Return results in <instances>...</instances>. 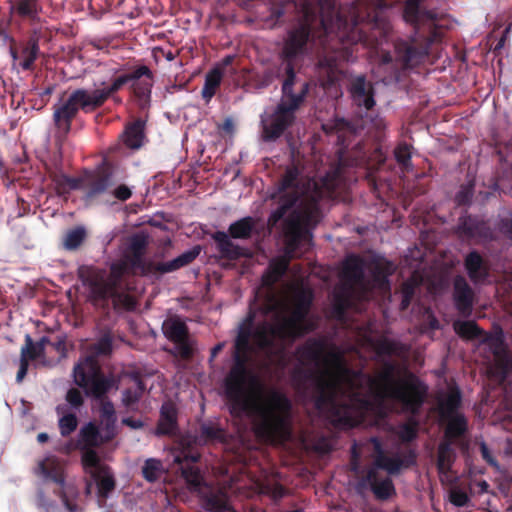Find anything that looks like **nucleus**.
Instances as JSON below:
<instances>
[{
	"label": "nucleus",
	"instance_id": "36",
	"mask_svg": "<svg viewBox=\"0 0 512 512\" xmlns=\"http://www.w3.org/2000/svg\"><path fill=\"white\" fill-rule=\"evenodd\" d=\"M91 476L96 482L99 497L105 499L115 489L116 481L108 466L93 471Z\"/></svg>",
	"mask_w": 512,
	"mask_h": 512
},
{
	"label": "nucleus",
	"instance_id": "59",
	"mask_svg": "<svg viewBox=\"0 0 512 512\" xmlns=\"http://www.w3.org/2000/svg\"><path fill=\"white\" fill-rule=\"evenodd\" d=\"M50 177L55 185L56 194L58 196H66L69 194V189L67 188V183L65 181V179H68V175L63 173H53Z\"/></svg>",
	"mask_w": 512,
	"mask_h": 512
},
{
	"label": "nucleus",
	"instance_id": "10",
	"mask_svg": "<svg viewBox=\"0 0 512 512\" xmlns=\"http://www.w3.org/2000/svg\"><path fill=\"white\" fill-rule=\"evenodd\" d=\"M147 246L148 241L144 235L136 234L131 237L122 259L130 268L131 274L150 276L171 273L191 264L201 252V247L196 245L173 260L154 263L145 259Z\"/></svg>",
	"mask_w": 512,
	"mask_h": 512
},
{
	"label": "nucleus",
	"instance_id": "42",
	"mask_svg": "<svg viewBox=\"0 0 512 512\" xmlns=\"http://www.w3.org/2000/svg\"><path fill=\"white\" fill-rule=\"evenodd\" d=\"M299 176L300 170L297 166L292 165L287 167L284 175L277 183V193L284 194L290 191H298L300 193Z\"/></svg>",
	"mask_w": 512,
	"mask_h": 512
},
{
	"label": "nucleus",
	"instance_id": "55",
	"mask_svg": "<svg viewBox=\"0 0 512 512\" xmlns=\"http://www.w3.org/2000/svg\"><path fill=\"white\" fill-rule=\"evenodd\" d=\"M82 464L85 467L93 468L94 471H97L101 467H106L105 465L100 464L99 457L96 451L93 448H82Z\"/></svg>",
	"mask_w": 512,
	"mask_h": 512
},
{
	"label": "nucleus",
	"instance_id": "54",
	"mask_svg": "<svg viewBox=\"0 0 512 512\" xmlns=\"http://www.w3.org/2000/svg\"><path fill=\"white\" fill-rule=\"evenodd\" d=\"M78 425L77 416L73 413H68L59 419L60 434L63 437L69 436L74 432Z\"/></svg>",
	"mask_w": 512,
	"mask_h": 512
},
{
	"label": "nucleus",
	"instance_id": "24",
	"mask_svg": "<svg viewBox=\"0 0 512 512\" xmlns=\"http://www.w3.org/2000/svg\"><path fill=\"white\" fill-rule=\"evenodd\" d=\"M347 90L353 104L358 108H364L366 111H369L375 106V89L373 84L367 81L365 75L353 77L349 82Z\"/></svg>",
	"mask_w": 512,
	"mask_h": 512
},
{
	"label": "nucleus",
	"instance_id": "11",
	"mask_svg": "<svg viewBox=\"0 0 512 512\" xmlns=\"http://www.w3.org/2000/svg\"><path fill=\"white\" fill-rule=\"evenodd\" d=\"M338 172L333 171L327 173L319 182H314L313 192L309 196V203L303 208L301 212L293 211L284 220V236L288 240V229L291 221L295 222L299 228V238L297 246L311 245L312 244V233L313 229L320 218L319 202L323 198L331 197L337 189Z\"/></svg>",
	"mask_w": 512,
	"mask_h": 512
},
{
	"label": "nucleus",
	"instance_id": "27",
	"mask_svg": "<svg viewBox=\"0 0 512 512\" xmlns=\"http://www.w3.org/2000/svg\"><path fill=\"white\" fill-rule=\"evenodd\" d=\"M42 37L40 27L31 28L25 41L20 43L19 67L24 71H31L40 54L39 42Z\"/></svg>",
	"mask_w": 512,
	"mask_h": 512
},
{
	"label": "nucleus",
	"instance_id": "6",
	"mask_svg": "<svg viewBox=\"0 0 512 512\" xmlns=\"http://www.w3.org/2000/svg\"><path fill=\"white\" fill-rule=\"evenodd\" d=\"M394 372L395 365L386 363L378 379L368 377L371 387L380 399L391 398L400 403L405 412L417 416L427 398L428 386L413 373L396 381Z\"/></svg>",
	"mask_w": 512,
	"mask_h": 512
},
{
	"label": "nucleus",
	"instance_id": "39",
	"mask_svg": "<svg viewBox=\"0 0 512 512\" xmlns=\"http://www.w3.org/2000/svg\"><path fill=\"white\" fill-rule=\"evenodd\" d=\"M451 442H442L438 447V457H437V470L440 475L441 480L443 481V477H447L451 471L452 464L454 462V451L451 447Z\"/></svg>",
	"mask_w": 512,
	"mask_h": 512
},
{
	"label": "nucleus",
	"instance_id": "46",
	"mask_svg": "<svg viewBox=\"0 0 512 512\" xmlns=\"http://www.w3.org/2000/svg\"><path fill=\"white\" fill-rule=\"evenodd\" d=\"M87 238V231L83 226H76L68 230L63 237L62 246L67 251H76Z\"/></svg>",
	"mask_w": 512,
	"mask_h": 512
},
{
	"label": "nucleus",
	"instance_id": "58",
	"mask_svg": "<svg viewBox=\"0 0 512 512\" xmlns=\"http://www.w3.org/2000/svg\"><path fill=\"white\" fill-rule=\"evenodd\" d=\"M47 346H50L52 350H54L60 359L67 357V346H66V336L65 335H57L54 339L50 338V342H47Z\"/></svg>",
	"mask_w": 512,
	"mask_h": 512
},
{
	"label": "nucleus",
	"instance_id": "15",
	"mask_svg": "<svg viewBox=\"0 0 512 512\" xmlns=\"http://www.w3.org/2000/svg\"><path fill=\"white\" fill-rule=\"evenodd\" d=\"M299 237V228L295 222L291 221L288 229V240L285 239L284 254L269 263L268 271L271 282L281 279L288 271L292 259L298 256L300 247L297 246V241Z\"/></svg>",
	"mask_w": 512,
	"mask_h": 512
},
{
	"label": "nucleus",
	"instance_id": "62",
	"mask_svg": "<svg viewBox=\"0 0 512 512\" xmlns=\"http://www.w3.org/2000/svg\"><path fill=\"white\" fill-rule=\"evenodd\" d=\"M109 193L117 200L119 201H127L132 196V189L127 186L126 184H120L116 186L115 188H111Z\"/></svg>",
	"mask_w": 512,
	"mask_h": 512
},
{
	"label": "nucleus",
	"instance_id": "5",
	"mask_svg": "<svg viewBox=\"0 0 512 512\" xmlns=\"http://www.w3.org/2000/svg\"><path fill=\"white\" fill-rule=\"evenodd\" d=\"M283 74L284 79L281 86V99L270 115V121L263 125V139L267 142L275 141L291 127L296 120V112L304 104L310 90V83L304 81L296 93L294 86L299 82L294 60L282 59L278 76Z\"/></svg>",
	"mask_w": 512,
	"mask_h": 512
},
{
	"label": "nucleus",
	"instance_id": "35",
	"mask_svg": "<svg viewBox=\"0 0 512 512\" xmlns=\"http://www.w3.org/2000/svg\"><path fill=\"white\" fill-rule=\"evenodd\" d=\"M144 128L145 123L141 119L129 123L123 133L124 144L130 149H139L145 139Z\"/></svg>",
	"mask_w": 512,
	"mask_h": 512
},
{
	"label": "nucleus",
	"instance_id": "48",
	"mask_svg": "<svg viewBox=\"0 0 512 512\" xmlns=\"http://www.w3.org/2000/svg\"><path fill=\"white\" fill-rule=\"evenodd\" d=\"M482 225L472 216L462 217L457 227L458 233L466 238H475L481 235Z\"/></svg>",
	"mask_w": 512,
	"mask_h": 512
},
{
	"label": "nucleus",
	"instance_id": "16",
	"mask_svg": "<svg viewBox=\"0 0 512 512\" xmlns=\"http://www.w3.org/2000/svg\"><path fill=\"white\" fill-rule=\"evenodd\" d=\"M265 322L266 321H262L257 325H254V314L250 312L239 325L238 333L234 341V346H238L240 349H251L252 339L256 347L261 351L271 353L275 350L281 349L283 345L282 342H280V339H278V336H274L270 341V345L268 346H262L259 342L257 338V331Z\"/></svg>",
	"mask_w": 512,
	"mask_h": 512
},
{
	"label": "nucleus",
	"instance_id": "29",
	"mask_svg": "<svg viewBox=\"0 0 512 512\" xmlns=\"http://www.w3.org/2000/svg\"><path fill=\"white\" fill-rule=\"evenodd\" d=\"M36 474L45 480L54 482L58 486L56 489L66 488L64 466L55 456H49L39 461Z\"/></svg>",
	"mask_w": 512,
	"mask_h": 512
},
{
	"label": "nucleus",
	"instance_id": "33",
	"mask_svg": "<svg viewBox=\"0 0 512 512\" xmlns=\"http://www.w3.org/2000/svg\"><path fill=\"white\" fill-rule=\"evenodd\" d=\"M212 239L217 244V249L222 258L228 260H238L244 256L243 249L234 244L224 231H216L212 235Z\"/></svg>",
	"mask_w": 512,
	"mask_h": 512
},
{
	"label": "nucleus",
	"instance_id": "60",
	"mask_svg": "<svg viewBox=\"0 0 512 512\" xmlns=\"http://www.w3.org/2000/svg\"><path fill=\"white\" fill-rule=\"evenodd\" d=\"M473 193V185L461 186L460 190L455 195L456 203L460 206L470 204L473 197Z\"/></svg>",
	"mask_w": 512,
	"mask_h": 512
},
{
	"label": "nucleus",
	"instance_id": "7",
	"mask_svg": "<svg viewBox=\"0 0 512 512\" xmlns=\"http://www.w3.org/2000/svg\"><path fill=\"white\" fill-rule=\"evenodd\" d=\"M313 302L310 290L301 289L294 295L293 307L290 315L277 312L274 322H265L257 331V338L262 346L270 345L274 336H278L282 345L304 336L312 330L306 321Z\"/></svg>",
	"mask_w": 512,
	"mask_h": 512
},
{
	"label": "nucleus",
	"instance_id": "31",
	"mask_svg": "<svg viewBox=\"0 0 512 512\" xmlns=\"http://www.w3.org/2000/svg\"><path fill=\"white\" fill-rule=\"evenodd\" d=\"M462 405V394L457 386H450L447 393L438 399V411L441 416L447 417L459 414Z\"/></svg>",
	"mask_w": 512,
	"mask_h": 512
},
{
	"label": "nucleus",
	"instance_id": "61",
	"mask_svg": "<svg viewBox=\"0 0 512 512\" xmlns=\"http://www.w3.org/2000/svg\"><path fill=\"white\" fill-rule=\"evenodd\" d=\"M449 498L450 502L456 507H464L469 502L468 494L459 488H452Z\"/></svg>",
	"mask_w": 512,
	"mask_h": 512
},
{
	"label": "nucleus",
	"instance_id": "14",
	"mask_svg": "<svg viewBox=\"0 0 512 512\" xmlns=\"http://www.w3.org/2000/svg\"><path fill=\"white\" fill-rule=\"evenodd\" d=\"M480 339L481 343L486 344L493 354V373L502 380H505L512 374V354L505 343L502 329L499 328L493 333L485 332Z\"/></svg>",
	"mask_w": 512,
	"mask_h": 512
},
{
	"label": "nucleus",
	"instance_id": "51",
	"mask_svg": "<svg viewBox=\"0 0 512 512\" xmlns=\"http://www.w3.org/2000/svg\"><path fill=\"white\" fill-rule=\"evenodd\" d=\"M356 292H348L340 287L339 291L334 296V308L339 316L344 315L347 308L350 307L352 298Z\"/></svg>",
	"mask_w": 512,
	"mask_h": 512
},
{
	"label": "nucleus",
	"instance_id": "45",
	"mask_svg": "<svg viewBox=\"0 0 512 512\" xmlns=\"http://www.w3.org/2000/svg\"><path fill=\"white\" fill-rule=\"evenodd\" d=\"M145 384L139 376L134 377V386L126 388L122 392V403L126 408H133L142 398L145 392Z\"/></svg>",
	"mask_w": 512,
	"mask_h": 512
},
{
	"label": "nucleus",
	"instance_id": "52",
	"mask_svg": "<svg viewBox=\"0 0 512 512\" xmlns=\"http://www.w3.org/2000/svg\"><path fill=\"white\" fill-rule=\"evenodd\" d=\"M94 349L99 355H110L113 349V335L110 329H104L101 336L94 345Z\"/></svg>",
	"mask_w": 512,
	"mask_h": 512
},
{
	"label": "nucleus",
	"instance_id": "3",
	"mask_svg": "<svg viewBox=\"0 0 512 512\" xmlns=\"http://www.w3.org/2000/svg\"><path fill=\"white\" fill-rule=\"evenodd\" d=\"M328 16L318 17L316 9L309 3L302 5V15L296 25L287 33L281 52L282 59L295 60L304 55L307 45L318 54V78L324 89H330L342 78L340 61L344 59L345 52L341 47L339 37L334 33V26L340 27L343 20L338 14L334 15L332 0H325Z\"/></svg>",
	"mask_w": 512,
	"mask_h": 512
},
{
	"label": "nucleus",
	"instance_id": "20",
	"mask_svg": "<svg viewBox=\"0 0 512 512\" xmlns=\"http://www.w3.org/2000/svg\"><path fill=\"white\" fill-rule=\"evenodd\" d=\"M425 0H405L403 7V19L412 27L429 26L430 28L442 26L443 14L436 10L422 7Z\"/></svg>",
	"mask_w": 512,
	"mask_h": 512
},
{
	"label": "nucleus",
	"instance_id": "32",
	"mask_svg": "<svg viewBox=\"0 0 512 512\" xmlns=\"http://www.w3.org/2000/svg\"><path fill=\"white\" fill-rule=\"evenodd\" d=\"M178 430L177 410L171 404H164L161 407L160 418L156 427V434L159 436H172Z\"/></svg>",
	"mask_w": 512,
	"mask_h": 512
},
{
	"label": "nucleus",
	"instance_id": "47",
	"mask_svg": "<svg viewBox=\"0 0 512 512\" xmlns=\"http://www.w3.org/2000/svg\"><path fill=\"white\" fill-rule=\"evenodd\" d=\"M79 437L82 448H95L103 442L98 427L92 422L80 429Z\"/></svg>",
	"mask_w": 512,
	"mask_h": 512
},
{
	"label": "nucleus",
	"instance_id": "50",
	"mask_svg": "<svg viewBox=\"0 0 512 512\" xmlns=\"http://www.w3.org/2000/svg\"><path fill=\"white\" fill-rule=\"evenodd\" d=\"M412 145L407 142H400L394 149V157L403 171H409L412 166Z\"/></svg>",
	"mask_w": 512,
	"mask_h": 512
},
{
	"label": "nucleus",
	"instance_id": "9",
	"mask_svg": "<svg viewBox=\"0 0 512 512\" xmlns=\"http://www.w3.org/2000/svg\"><path fill=\"white\" fill-rule=\"evenodd\" d=\"M74 383L84 390L87 397L100 400V418L116 419L113 403L107 398L115 381L112 376L106 375L94 355L80 358L73 368Z\"/></svg>",
	"mask_w": 512,
	"mask_h": 512
},
{
	"label": "nucleus",
	"instance_id": "57",
	"mask_svg": "<svg viewBox=\"0 0 512 512\" xmlns=\"http://www.w3.org/2000/svg\"><path fill=\"white\" fill-rule=\"evenodd\" d=\"M401 346L399 343L389 340L383 339L377 344V353L379 355L392 356L399 353Z\"/></svg>",
	"mask_w": 512,
	"mask_h": 512
},
{
	"label": "nucleus",
	"instance_id": "30",
	"mask_svg": "<svg viewBox=\"0 0 512 512\" xmlns=\"http://www.w3.org/2000/svg\"><path fill=\"white\" fill-rule=\"evenodd\" d=\"M464 267L469 279L474 283H482L489 277V266L481 254L470 251L464 259Z\"/></svg>",
	"mask_w": 512,
	"mask_h": 512
},
{
	"label": "nucleus",
	"instance_id": "23",
	"mask_svg": "<svg viewBox=\"0 0 512 512\" xmlns=\"http://www.w3.org/2000/svg\"><path fill=\"white\" fill-rule=\"evenodd\" d=\"M129 89L141 106H145L151 100L153 87V72L146 65L135 67L129 72Z\"/></svg>",
	"mask_w": 512,
	"mask_h": 512
},
{
	"label": "nucleus",
	"instance_id": "38",
	"mask_svg": "<svg viewBox=\"0 0 512 512\" xmlns=\"http://www.w3.org/2000/svg\"><path fill=\"white\" fill-rule=\"evenodd\" d=\"M256 219L251 216L243 217L230 224L228 236L233 239H249L256 229Z\"/></svg>",
	"mask_w": 512,
	"mask_h": 512
},
{
	"label": "nucleus",
	"instance_id": "28",
	"mask_svg": "<svg viewBox=\"0 0 512 512\" xmlns=\"http://www.w3.org/2000/svg\"><path fill=\"white\" fill-rule=\"evenodd\" d=\"M359 485L369 486L374 497L379 501H386L396 495L392 479L390 477L379 479V473L375 469H367Z\"/></svg>",
	"mask_w": 512,
	"mask_h": 512
},
{
	"label": "nucleus",
	"instance_id": "17",
	"mask_svg": "<svg viewBox=\"0 0 512 512\" xmlns=\"http://www.w3.org/2000/svg\"><path fill=\"white\" fill-rule=\"evenodd\" d=\"M341 286L348 292H357L362 296L369 290L365 278L364 261L357 255L349 256L343 263L341 271Z\"/></svg>",
	"mask_w": 512,
	"mask_h": 512
},
{
	"label": "nucleus",
	"instance_id": "8",
	"mask_svg": "<svg viewBox=\"0 0 512 512\" xmlns=\"http://www.w3.org/2000/svg\"><path fill=\"white\" fill-rule=\"evenodd\" d=\"M226 442V431L216 422H202L196 434L181 436L178 447L174 452L173 462L178 466L181 477L193 487H197L201 480L198 462L201 454L196 446H204Z\"/></svg>",
	"mask_w": 512,
	"mask_h": 512
},
{
	"label": "nucleus",
	"instance_id": "40",
	"mask_svg": "<svg viewBox=\"0 0 512 512\" xmlns=\"http://www.w3.org/2000/svg\"><path fill=\"white\" fill-rule=\"evenodd\" d=\"M47 342H50V338L43 336L38 342L34 343L31 336L27 334L25 336V345L21 349V358L33 361L44 356Z\"/></svg>",
	"mask_w": 512,
	"mask_h": 512
},
{
	"label": "nucleus",
	"instance_id": "1",
	"mask_svg": "<svg viewBox=\"0 0 512 512\" xmlns=\"http://www.w3.org/2000/svg\"><path fill=\"white\" fill-rule=\"evenodd\" d=\"M252 351L234 346L233 363L223 381L229 412L234 417L247 416L260 441L285 444L292 437V403L283 392L260 384L248 366Z\"/></svg>",
	"mask_w": 512,
	"mask_h": 512
},
{
	"label": "nucleus",
	"instance_id": "13",
	"mask_svg": "<svg viewBox=\"0 0 512 512\" xmlns=\"http://www.w3.org/2000/svg\"><path fill=\"white\" fill-rule=\"evenodd\" d=\"M164 336L174 344L170 353L183 360H190L196 350V341L189 335L188 326L178 317L166 319L162 324Z\"/></svg>",
	"mask_w": 512,
	"mask_h": 512
},
{
	"label": "nucleus",
	"instance_id": "41",
	"mask_svg": "<svg viewBox=\"0 0 512 512\" xmlns=\"http://www.w3.org/2000/svg\"><path fill=\"white\" fill-rule=\"evenodd\" d=\"M456 334L465 340L480 339L485 331L473 320H457L453 323Z\"/></svg>",
	"mask_w": 512,
	"mask_h": 512
},
{
	"label": "nucleus",
	"instance_id": "34",
	"mask_svg": "<svg viewBox=\"0 0 512 512\" xmlns=\"http://www.w3.org/2000/svg\"><path fill=\"white\" fill-rule=\"evenodd\" d=\"M300 198L298 191H290L288 193L279 194L278 207L270 214L268 223L275 226L280 222L287 212L292 209Z\"/></svg>",
	"mask_w": 512,
	"mask_h": 512
},
{
	"label": "nucleus",
	"instance_id": "44",
	"mask_svg": "<svg viewBox=\"0 0 512 512\" xmlns=\"http://www.w3.org/2000/svg\"><path fill=\"white\" fill-rule=\"evenodd\" d=\"M223 78L222 69L220 67L212 68L205 76L204 85L201 91L202 97L209 102L215 95Z\"/></svg>",
	"mask_w": 512,
	"mask_h": 512
},
{
	"label": "nucleus",
	"instance_id": "25",
	"mask_svg": "<svg viewBox=\"0 0 512 512\" xmlns=\"http://www.w3.org/2000/svg\"><path fill=\"white\" fill-rule=\"evenodd\" d=\"M452 299L460 316L469 318L472 315L475 293L467 280L461 275H457L453 280Z\"/></svg>",
	"mask_w": 512,
	"mask_h": 512
},
{
	"label": "nucleus",
	"instance_id": "19",
	"mask_svg": "<svg viewBox=\"0 0 512 512\" xmlns=\"http://www.w3.org/2000/svg\"><path fill=\"white\" fill-rule=\"evenodd\" d=\"M127 273H131L130 268L122 260L113 263L107 279L99 277L90 281L93 298L98 301L108 300L111 289L123 286V276Z\"/></svg>",
	"mask_w": 512,
	"mask_h": 512
},
{
	"label": "nucleus",
	"instance_id": "21",
	"mask_svg": "<svg viewBox=\"0 0 512 512\" xmlns=\"http://www.w3.org/2000/svg\"><path fill=\"white\" fill-rule=\"evenodd\" d=\"M113 171L109 164H102L97 170L85 174V194L87 201L97 199L99 196L109 193L113 187Z\"/></svg>",
	"mask_w": 512,
	"mask_h": 512
},
{
	"label": "nucleus",
	"instance_id": "22",
	"mask_svg": "<svg viewBox=\"0 0 512 512\" xmlns=\"http://www.w3.org/2000/svg\"><path fill=\"white\" fill-rule=\"evenodd\" d=\"M9 13L15 23H26L31 28L42 23V0H11Z\"/></svg>",
	"mask_w": 512,
	"mask_h": 512
},
{
	"label": "nucleus",
	"instance_id": "63",
	"mask_svg": "<svg viewBox=\"0 0 512 512\" xmlns=\"http://www.w3.org/2000/svg\"><path fill=\"white\" fill-rule=\"evenodd\" d=\"M66 401L73 408H80L84 404L82 392L77 388H70L66 393Z\"/></svg>",
	"mask_w": 512,
	"mask_h": 512
},
{
	"label": "nucleus",
	"instance_id": "26",
	"mask_svg": "<svg viewBox=\"0 0 512 512\" xmlns=\"http://www.w3.org/2000/svg\"><path fill=\"white\" fill-rule=\"evenodd\" d=\"M417 455L412 449L407 450L402 456L398 454L390 457H375L373 464L368 469L385 470L389 475H398L402 469H408L416 464Z\"/></svg>",
	"mask_w": 512,
	"mask_h": 512
},
{
	"label": "nucleus",
	"instance_id": "53",
	"mask_svg": "<svg viewBox=\"0 0 512 512\" xmlns=\"http://www.w3.org/2000/svg\"><path fill=\"white\" fill-rule=\"evenodd\" d=\"M417 426L414 419L400 425L397 433L399 439L404 443L413 441L417 437Z\"/></svg>",
	"mask_w": 512,
	"mask_h": 512
},
{
	"label": "nucleus",
	"instance_id": "37",
	"mask_svg": "<svg viewBox=\"0 0 512 512\" xmlns=\"http://www.w3.org/2000/svg\"><path fill=\"white\" fill-rule=\"evenodd\" d=\"M442 419L447 421V426L444 432L447 442L452 443L453 440L465 435L468 430L467 419L462 413L443 417Z\"/></svg>",
	"mask_w": 512,
	"mask_h": 512
},
{
	"label": "nucleus",
	"instance_id": "2",
	"mask_svg": "<svg viewBox=\"0 0 512 512\" xmlns=\"http://www.w3.org/2000/svg\"><path fill=\"white\" fill-rule=\"evenodd\" d=\"M296 355L302 365H313L319 370L316 407L329 408L335 424L347 428L356 427L360 420L351 414L350 405L338 403L337 395L345 386L353 403L362 411L370 410L371 401L360 392L367 376L361 370L350 368L341 353L326 352V344L322 339L309 338L296 349Z\"/></svg>",
	"mask_w": 512,
	"mask_h": 512
},
{
	"label": "nucleus",
	"instance_id": "4",
	"mask_svg": "<svg viewBox=\"0 0 512 512\" xmlns=\"http://www.w3.org/2000/svg\"><path fill=\"white\" fill-rule=\"evenodd\" d=\"M131 77L129 72L113 78L109 85L102 82V87L88 90L77 88L73 90L65 99L59 100L53 105V123L56 128L58 138L64 139L70 133L72 121L76 118L79 111L92 113L100 109L108 99L112 98L116 102L120 99L115 94L125 85L129 84Z\"/></svg>",
	"mask_w": 512,
	"mask_h": 512
},
{
	"label": "nucleus",
	"instance_id": "56",
	"mask_svg": "<svg viewBox=\"0 0 512 512\" xmlns=\"http://www.w3.org/2000/svg\"><path fill=\"white\" fill-rule=\"evenodd\" d=\"M372 278L374 283L381 289L389 288V280L388 275L389 272L381 266L380 264H376L372 269Z\"/></svg>",
	"mask_w": 512,
	"mask_h": 512
},
{
	"label": "nucleus",
	"instance_id": "64",
	"mask_svg": "<svg viewBox=\"0 0 512 512\" xmlns=\"http://www.w3.org/2000/svg\"><path fill=\"white\" fill-rule=\"evenodd\" d=\"M37 506L43 509L45 512H52L55 509V502L49 499L45 493L40 490L37 493Z\"/></svg>",
	"mask_w": 512,
	"mask_h": 512
},
{
	"label": "nucleus",
	"instance_id": "12",
	"mask_svg": "<svg viewBox=\"0 0 512 512\" xmlns=\"http://www.w3.org/2000/svg\"><path fill=\"white\" fill-rule=\"evenodd\" d=\"M442 27H413L414 33L410 37L397 39L394 42L395 66L409 70L423 64L429 56L431 45L441 40Z\"/></svg>",
	"mask_w": 512,
	"mask_h": 512
},
{
	"label": "nucleus",
	"instance_id": "43",
	"mask_svg": "<svg viewBox=\"0 0 512 512\" xmlns=\"http://www.w3.org/2000/svg\"><path fill=\"white\" fill-rule=\"evenodd\" d=\"M109 298L112 299L115 310L133 311L137 306L136 298L123 291V286L111 289Z\"/></svg>",
	"mask_w": 512,
	"mask_h": 512
},
{
	"label": "nucleus",
	"instance_id": "18",
	"mask_svg": "<svg viewBox=\"0 0 512 512\" xmlns=\"http://www.w3.org/2000/svg\"><path fill=\"white\" fill-rule=\"evenodd\" d=\"M201 480L197 487H193L188 481L185 483L188 489L196 492L199 495L201 506L209 512H224L229 511L230 506L226 492L219 488L208 485L203 471L200 469Z\"/></svg>",
	"mask_w": 512,
	"mask_h": 512
},
{
	"label": "nucleus",
	"instance_id": "49",
	"mask_svg": "<svg viewBox=\"0 0 512 512\" xmlns=\"http://www.w3.org/2000/svg\"><path fill=\"white\" fill-rule=\"evenodd\" d=\"M163 473L164 467L162 462L155 458L147 459L142 467V476L150 483L158 481Z\"/></svg>",
	"mask_w": 512,
	"mask_h": 512
}]
</instances>
